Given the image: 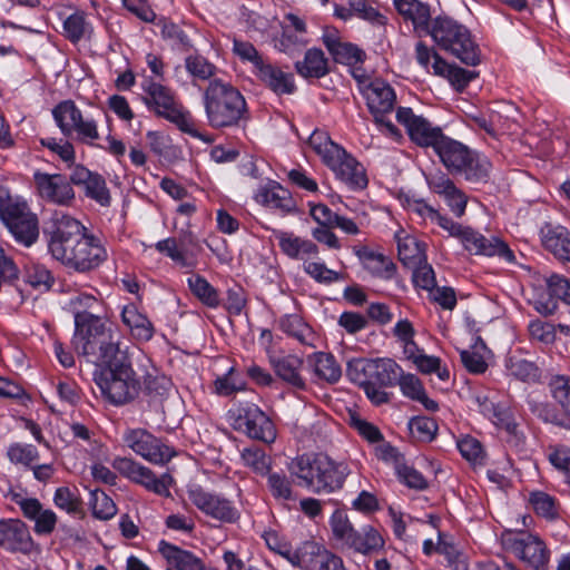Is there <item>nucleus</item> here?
Returning a JSON list of instances; mask_svg holds the SVG:
<instances>
[{"instance_id": "1", "label": "nucleus", "mask_w": 570, "mask_h": 570, "mask_svg": "<svg viewBox=\"0 0 570 570\" xmlns=\"http://www.w3.org/2000/svg\"><path fill=\"white\" fill-rule=\"evenodd\" d=\"M42 234L48 254L68 271L88 274L108 258L101 239L80 220L63 212L52 213Z\"/></svg>"}, {"instance_id": "2", "label": "nucleus", "mask_w": 570, "mask_h": 570, "mask_svg": "<svg viewBox=\"0 0 570 570\" xmlns=\"http://www.w3.org/2000/svg\"><path fill=\"white\" fill-rule=\"evenodd\" d=\"M128 350L121 335H115L91 350L78 353L99 366L94 373V380L102 396L116 406L131 402L140 390Z\"/></svg>"}, {"instance_id": "3", "label": "nucleus", "mask_w": 570, "mask_h": 570, "mask_svg": "<svg viewBox=\"0 0 570 570\" xmlns=\"http://www.w3.org/2000/svg\"><path fill=\"white\" fill-rule=\"evenodd\" d=\"M288 470L297 485L315 494H331L341 490L350 470L325 453H305L294 458Z\"/></svg>"}, {"instance_id": "4", "label": "nucleus", "mask_w": 570, "mask_h": 570, "mask_svg": "<svg viewBox=\"0 0 570 570\" xmlns=\"http://www.w3.org/2000/svg\"><path fill=\"white\" fill-rule=\"evenodd\" d=\"M412 210L425 220H430L446 230L450 236L461 240L464 248L474 255L498 256L512 263L515 259L513 252L509 246L498 237H485L471 227L462 226L451 218L441 215L435 208L423 200H416Z\"/></svg>"}, {"instance_id": "5", "label": "nucleus", "mask_w": 570, "mask_h": 570, "mask_svg": "<svg viewBox=\"0 0 570 570\" xmlns=\"http://www.w3.org/2000/svg\"><path fill=\"white\" fill-rule=\"evenodd\" d=\"M97 306H99L98 298L87 293H78L69 299V307L75 318L72 344L77 353L91 350L102 341L106 342L114 338L115 335H120L118 331L106 326L101 318L92 313Z\"/></svg>"}, {"instance_id": "6", "label": "nucleus", "mask_w": 570, "mask_h": 570, "mask_svg": "<svg viewBox=\"0 0 570 570\" xmlns=\"http://www.w3.org/2000/svg\"><path fill=\"white\" fill-rule=\"evenodd\" d=\"M204 105L208 122L214 128L235 126L247 112L243 95L220 79L209 81L204 92Z\"/></svg>"}, {"instance_id": "7", "label": "nucleus", "mask_w": 570, "mask_h": 570, "mask_svg": "<svg viewBox=\"0 0 570 570\" xmlns=\"http://www.w3.org/2000/svg\"><path fill=\"white\" fill-rule=\"evenodd\" d=\"M142 89L146 94L144 101L149 110L154 111L158 117L175 124L183 132L202 141L212 142V138L208 135L200 132L196 128L190 112L185 110L170 88L153 79H147L142 83Z\"/></svg>"}, {"instance_id": "8", "label": "nucleus", "mask_w": 570, "mask_h": 570, "mask_svg": "<svg viewBox=\"0 0 570 570\" xmlns=\"http://www.w3.org/2000/svg\"><path fill=\"white\" fill-rule=\"evenodd\" d=\"M0 220L14 240L26 247L33 245L39 237V220L28 203L0 185Z\"/></svg>"}, {"instance_id": "9", "label": "nucleus", "mask_w": 570, "mask_h": 570, "mask_svg": "<svg viewBox=\"0 0 570 570\" xmlns=\"http://www.w3.org/2000/svg\"><path fill=\"white\" fill-rule=\"evenodd\" d=\"M425 35H430L440 49L450 52L468 66L480 62L478 46L470 31L449 17H436Z\"/></svg>"}, {"instance_id": "10", "label": "nucleus", "mask_w": 570, "mask_h": 570, "mask_svg": "<svg viewBox=\"0 0 570 570\" xmlns=\"http://www.w3.org/2000/svg\"><path fill=\"white\" fill-rule=\"evenodd\" d=\"M501 542L532 570H548L550 551L538 535L523 531H504Z\"/></svg>"}, {"instance_id": "11", "label": "nucleus", "mask_w": 570, "mask_h": 570, "mask_svg": "<svg viewBox=\"0 0 570 570\" xmlns=\"http://www.w3.org/2000/svg\"><path fill=\"white\" fill-rule=\"evenodd\" d=\"M234 428L250 439L271 443L276 438L272 420L254 403L239 404L233 412Z\"/></svg>"}, {"instance_id": "12", "label": "nucleus", "mask_w": 570, "mask_h": 570, "mask_svg": "<svg viewBox=\"0 0 570 570\" xmlns=\"http://www.w3.org/2000/svg\"><path fill=\"white\" fill-rule=\"evenodd\" d=\"M189 501L206 515L225 523L236 522L240 514L234 503L200 485H193L187 491Z\"/></svg>"}, {"instance_id": "13", "label": "nucleus", "mask_w": 570, "mask_h": 570, "mask_svg": "<svg viewBox=\"0 0 570 570\" xmlns=\"http://www.w3.org/2000/svg\"><path fill=\"white\" fill-rule=\"evenodd\" d=\"M122 440L137 455L154 464H164L174 456L168 445L145 429H129Z\"/></svg>"}, {"instance_id": "14", "label": "nucleus", "mask_w": 570, "mask_h": 570, "mask_svg": "<svg viewBox=\"0 0 570 570\" xmlns=\"http://www.w3.org/2000/svg\"><path fill=\"white\" fill-rule=\"evenodd\" d=\"M396 119L407 131L410 139L420 147H432L434 150L445 137L442 129L422 116L413 114L411 108L400 107Z\"/></svg>"}, {"instance_id": "15", "label": "nucleus", "mask_w": 570, "mask_h": 570, "mask_svg": "<svg viewBox=\"0 0 570 570\" xmlns=\"http://www.w3.org/2000/svg\"><path fill=\"white\" fill-rule=\"evenodd\" d=\"M33 181L39 196L49 203L70 206L75 200V190L65 175L36 171Z\"/></svg>"}, {"instance_id": "16", "label": "nucleus", "mask_w": 570, "mask_h": 570, "mask_svg": "<svg viewBox=\"0 0 570 570\" xmlns=\"http://www.w3.org/2000/svg\"><path fill=\"white\" fill-rule=\"evenodd\" d=\"M360 90L374 120H381L382 115L393 111L396 96L386 81L380 78L360 81Z\"/></svg>"}, {"instance_id": "17", "label": "nucleus", "mask_w": 570, "mask_h": 570, "mask_svg": "<svg viewBox=\"0 0 570 570\" xmlns=\"http://www.w3.org/2000/svg\"><path fill=\"white\" fill-rule=\"evenodd\" d=\"M0 548L11 553H30L33 540L27 524L19 519H1Z\"/></svg>"}, {"instance_id": "18", "label": "nucleus", "mask_w": 570, "mask_h": 570, "mask_svg": "<svg viewBox=\"0 0 570 570\" xmlns=\"http://www.w3.org/2000/svg\"><path fill=\"white\" fill-rule=\"evenodd\" d=\"M322 40L337 63L353 66L362 62L365 57L363 50L350 42L343 41L338 30L334 27L324 28Z\"/></svg>"}, {"instance_id": "19", "label": "nucleus", "mask_w": 570, "mask_h": 570, "mask_svg": "<svg viewBox=\"0 0 570 570\" xmlns=\"http://www.w3.org/2000/svg\"><path fill=\"white\" fill-rule=\"evenodd\" d=\"M158 551L166 560V570H207L202 558L178 546L160 541Z\"/></svg>"}, {"instance_id": "20", "label": "nucleus", "mask_w": 570, "mask_h": 570, "mask_svg": "<svg viewBox=\"0 0 570 570\" xmlns=\"http://www.w3.org/2000/svg\"><path fill=\"white\" fill-rule=\"evenodd\" d=\"M258 65L254 70L256 77L276 95H291L295 91L296 87L292 73L265 61H258Z\"/></svg>"}, {"instance_id": "21", "label": "nucleus", "mask_w": 570, "mask_h": 570, "mask_svg": "<svg viewBox=\"0 0 570 570\" xmlns=\"http://www.w3.org/2000/svg\"><path fill=\"white\" fill-rule=\"evenodd\" d=\"M281 250L292 259L308 263L307 259L318 256V246L311 239L295 236L293 233L275 232Z\"/></svg>"}, {"instance_id": "22", "label": "nucleus", "mask_w": 570, "mask_h": 570, "mask_svg": "<svg viewBox=\"0 0 570 570\" xmlns=\"http://www.w3.org/2000/svg\"><path fill=\"white\" fill-rule=\"evenodd\" d=\"M353 252L372 276L385 281L394 277L396 265L384 254L376 253L366 246H356Z\"/></svg>"}, {"instance_id": "23", "label": "nucleus", "mask_w": 570, "mask_h": 570, "mask_svg": "<svg viewBox=\"0 0 570 570\" xmlns=\"http://www.w3.org/2000/svg\"><path fill=\"white\" fill-rule=\"evenodd\" d=\"M394 7L404 20L412 22L414 31L421 36L431 26V7L421 0H394Z\"/></svg>"}, {"instance_id": "24", "label": "nucleus", "mask_w": 570, "mask_h": 570, "mask_svg": "<svg viewBox=\"0 0 570 570\" xmlns=\"http://www.w3.org/2000/svg\"><path fill=\"white\" fill-rule=\"evenodd\" d=\"M255 200L265 207L291 213L295 209V200L291 193L276 181H268L258 188Z\"/></svg>"}, {"instance_id": "25", "label": "nucleus", "mask_w": 570, "mask_h": 570, "mask_svg": "<svg viewBox=\"0 0 570 570\" xmlns=\"http://www.w3.org/2000/svg\"><path fill=\"white\" fill-rule=\"evenodd\" d=\"M434 151L445 168L453 175H456V173L462 169L465 160H468L473 153V150L469 149L462 142L446 136L441 140Z\"/></svg>"}, {"instance_id": "26", "label": "nucleus", "mask_w": 570, "mask_h": 570, "mask_svg": "<svg viewBox=\"0 0 570 570\" xmlns=\"http://www.w3.org/2000/svg\"><path fill=\"white\" fill-rule=\"evenodd\" d=\"M276 375L292 389L305 391L307 385L302 376L304 361L295 355H286L272 361Z\"/></svg>"}, {"instance_id": "27", "label": "nucleus", "mask_w": 570, "mask_h": 570, "mask_svg": "<svg viewBox=\"0 0 570 570\" xmlns=\"http://www.w3.org/2000/svg\"><path fill=\"white\" fill-rule=\"evenodd\" d=\"M333 171L336 178L352 190L364 189L368 184L365 168L350 154L340 161Z\"/></svg>"}, {"instance_id": "28", "label": "nucleus", "mask_w": 570, "mask_h": 570, "mask_svg": "<svg viewBox=\"0 0 570 570\" xmlns=\"http://www.w3.org/2000/svg\"><path fill=\"white\" fill-rule=\"evenodd\" d=\"M431 68L434 75L446 78L458 91H463L478 77L475 71L448 63L439 53H434Z\"/></svg>"}, {"instance_id": "29", "label": "nucleus", "mask_w": 570, "mask_h": 570, "mask_svg": "<svg viewBox=\"0 0 570 570\" xmlns=\"http://www.w3.org/2000/svg\"><path fill=\"white\" fill-rule=\"evenodd\" d=\"M306 556L304 570H347L341 557L315 541Z\"/></svg>"}, {"instance_id": "30", "label": "nucleus", "mask_w": 570, "mask_h": 570, "mask_svg": "<svg viewBox=\"0 0 570 570\" xmlns=\"http://www.w3.org/2000/svg\"><path fill=\"white\" fill-rule=\"evenodd\" d=\"M385 541L382 534L373 525L366 524L356 530L348 544V549L362 554H373L383 549Z\"/></svg>"}, {"instance_id": "31", "label": "nucleus", "mask_w": 570, "mask_h": 570, "mask_svg": "<svg viewBox=\"0 0 570 570\" xmlns=\"http://www.w3.org/2000/svg\"><path fill=\"white\" fill-rule=\"evenodd\" d=\"M297 73L304 78L320 79L328 73V61L318 48H311L305 52L304 59L295 63Z\"/></svg>"}, {"instance_id": "32", "label": "nucleus", "mask_w": 570, "mask_h": 570, "mask_svg": "<svg viewBox=\"0 0 570 570\" xmlns=\"http://www.w3.org/2000/svg\"><path fill=\"white\" fill-rule=\"evenodd\" d=\"M505 368L511 376L523 382L535 381L540 376L537 364L528 360L521 350L508 354Z\"/></svg>"}, {"instance_id": "33", "label": "nucleus", "mask_w": 570, "mask_h": 570, "mask_svg": "<svg viewBox=\"0 0 570 570\" xmlns=\"http://www.w3.org/2000/svg\"><path fill=\"white\" fill-rule=\"evenodd\" d=\"M308 363L313 367L314 375L321 381L334 384L341 379V366L330 353H314L308 357Z\"/></svg>"}, {"instance_id": "34", "label": "nucleus", "mask_w": 570, "mask_h": 570, "mask_svg": "<svg viewBox=\"0 0 570 570\" xmlns=\"http://www.w3.org/2000/svg\"><path fill=\"white\" fill-rule=\"evenodd\" d=\"M542 243L558 259L570 262V232L561 226L548 227Z\"/></svg>"}, {"instance_id": "35", "label": "nucleus", "mask_w": 570, "mask_h": 570, "mask_svg": "<svg viewBox=\"0 0 570 570\" xmlns=\"http://www.w3.org/2000/svg\"><path fill=\"white\" fill-rule=\"evenodd\" d=\"M402 374V367L392 358L371 360V382L379 386H393Z\"/></svg>"}, {"instance_id": "36", "label": "nucleus", "mask_w": 570, "mask_h": 570, "mask_svg": "<svg viewBox=\"0 0 570 570\" xmlns=\"http://www.w3.org/2000/svg\"><path fill=\"white\" fill-rule=\"evenodd\" d=\"M491 168L492 165L485 156L473 151L456 175H461L469 183L481 184L489 180Z\"/></svg>"}, {"instance_id": "37", "label": "nucleus", "mask_w": 570, "mask_h": 570, "mask_svg": "<svg viewBox=\"0 0 570 570\" xmlns=\"http://www.w3.org/2000/svg\"><path fill=\"white\" fill-rule=\"evenodd\" d=\"M187 285L191 294L206 307L217 308L220 303L218 289H216L204 276L193 274L187 278Z\"/></svg>"}, {"instance_id": "38", "label": "nucleus", "mask_w": 570, "mask_h": 570, "mask_svg": "<svg viewBox=\"0 0 570 570\" xmlns=\"http://www.w3.org/2000/svg\"><path fill=\"white\" fill-rule=\"evenodd\" d=\"M397 237V252L400 261L406 266H413L423 263L426 259L425 244L415 236L405 235Z\"/></svg>"}, {"instance_id": "39", "label": "nucleus", "mask_w": 570, "mask_h": 570, "mask_svg": "<svg viewBox=\"0 0 570 570\" xmlns=\"http://www.w3.org/2000/svg\"><path fill=\"white\" fill-rule=\"evenodd\" d=\"M121 320L137 337L145 341L153 337L154 327L151 322L134 304L126 305L122 308Z\"/></svg>"}, {"instance_id": "40", "label": "nucleus", "mask_w": 570, "mask_h": 570, "mask_svg": "<svg viewBox=\"0 0 570 570\" xmlns=\"http://www.w3.org/2000/svg\"><path fill=\"white\" fill-rule=\"evenodd\" d=\"M80 109L73 100H63L52 109V117L56 125L65 137L71 136V128L76 125V120H80Z\"/></svg>"}, {"instance_id": "41", "label": "nucleus", "mask_w": 570, "mask_h": 570, "mask_svg": "<svg viewBox=\"0 0 570 570\" xmlns=\"http://www.w3.org/2000/svg\"><path fill=\"white\" fill-rule=\"evenodd\" d=\"M92 27L87 21L83 12H73L63 21V36L72 43H78L82 39H90Z\"/></svg>"}, {"instance_id": "42", "label": "nucleus", "mask_w": 570, "mask_h": 570, "mask_svg": "<svg viewBox=\"0 0 570 570\" xmlns=\"http://www.w3.org/2000/svg\"><path fill=\"white\" fill-rule=\"evenodd\" d=\"M266 543L269 549L274 550L283 558H285L291 564L304 570L305 559L307 558V553L312 550L314 541H304L296 549H292V547L287 542L277 543V546H272L269 539H266Z\"/></svg>"}, {"instance_id": "43", "label": "nucleus", "mask_w": 570, "mask_h": 570, "mask_svg": "<svg viewBox=\"0 0 570 570\" xmlns=\"http://www.w3.org/2000/svg\"><path fill=\"white\" fill-rule=\"evenodd\" d=\"M266 543L269 549L274 550L283 558H285L291 564L304 570L305 559L307 558V553L312 550L314 541H304L296 549H292V547L287 542L277 543V546H272L269 539H266Z\"/></svg>"}, {"instance_id": "44", "label": "nucleus", "mask_w": 570, "mask_h": 570, "mask_svg": "<svg viewBox=\"0 0 570 570\" xmlns=\"http://www.w3.org/2000/svg\"><path fill=\"white\" fill-rule=\"evenodd\" d=\"M244 464L254 473L265 476L271 471L272 459L264 449L253 445L245 448L240 452Z\"/></svg>"}, {"instance_id": "45", "label": "nucleus", "mask_w": 570, "mask_h": 570, "mask_svg": "<svg viewBox=\"0 0 570 570\" xmlns=\"http://www.w3.org/2000/svg\"><path fill=\"white\" fill-rule=\"evenodd\" d=\"M330 527L333 538L347 548L356 533V530L348 520L347 514L342 510H335L331 515Z\"/></svg>"}, {"instance_id": "46", "label": "nucleus", "mask_w": 570, "mask_h": 570, "mask_svg": "<svg viewBox=\"0 0 570 570\" xmlns=\"http://www.w3.org/2000/svg\"><path fill=\"white\" fill-rule=\"evenodd\" d=\"M39 456L37 448L32 444L16 442L11 443L7 449L8 460L12 464L21 465L27 469L33 466V463L39 460Z\"/></svg>"}, {"instance_id": "47", "label": "nucleus", "mask_w": 570, "mask_h": 570, "mask_svg": "<svg viewBox=\"0 0 570 570\" xmlns=\"http://www.w3.org/2000/svg\"><path fill=\"white\" fill-rule=\"evenodd\" d=\"M53 502L57 508L66 511L68 514L81 517L85 514L82 500L78 495L77 491H72L68 487H60L56 489Z\"/></svg>"}, {"instance_id": "48", "label": "nucleus", "mask_w": 570, "mask_h": 570, "mask_svg": "<svg viewBox=\"0 0 570 570\" xmlns=\"http://www.w3.org/2000/svg\"><path fill=\"white\" fill-rule=\"evenodd\" d=\"M185 68L195 80H210L217 72V67L198 53L185 58Z\"/></svg>"}, {"instance_id": "49", "label": "nucleus", "mask_w": 570, "mask_h": 570, "mask_svg": "<svg viewBox=\"0 0 570 570\" xmlns=\"http://www.w3.org/2000/svg\"><path fill=\"white\" fill-rule=\"evenodd\" d=\"M267 488L276 500L289 501L294 499L292 480L283 472H268Z\"/></svg>"}, {"instance_id": "50", "label": "nucleus", "mask_w": 570, "mask_h": 570, "mask_svg": "<svg viewBox=\"0 0 570 570\" xmlns=\"http://www.w3.org/2000/svg\"><path fill=\"white\" fill-rule=\"evenodd\" d=\"M489 420H491L497 428L504 430L517 443L523 438L509 407L499 403Z\"/></svg>"}, {"instance_id": "51", "label": "nucleus", "mask_w": 570, "mask_h": 570, "mask_svg": "<svg viewBox=\"0 0 570 570\" xmlns=\"http://www.w3.org/2000/svg\"><path fill=\"white\" fill-rule=\"evenodd\" d=\"M553 400L561 406L564 415L570 419V376L556 375L549 382Z\"/></svg>"}, {"instance_id": "52", "label": "nucleus", "mask_w": 570, "mask_h": 570, "mask_svg": "<svg viewBox=\"0 0 570 570\" xmlns=\"http://www.w3.org/2000/svg\"><path fill=\"white\" fill-rule=\"evenodd\" d=\"M278 325L287 335L293 336L303 344H307V338L312 333L301 316L296 314L284 315L279 318Z\"/></svg>"}, {"instance_id": "53", "label": "nucleus", "mask_w": 570, "mask_h": 570, "mask_svg": "<svg viewBox=\"0 0 570 570\" xmlns=\"http://www.w3.org/2000/svg\"><path fill=\"white\" fill-rule=\"evenodd\" d=\"M245 389V381L236 374L234 367H230L226 374L216 377L214 381V391L220 396H229L238 391H244Z\"/></svg>"}, {"instance_id": "54", "label": "nucleus", "mask_w": 570, "mask_h": 570, "mask_svg": "<svg viewBox=\"0 0 570 570\" xmlns=\"http://www.w3.org/2000/svg\"><path fill=\"white\" fill-rule=\"evenodd\" d=\"M529 503L540 517L552 520L558 515L556 499L543 491L531 492Z\"/></svg>"}, {"instance_id": "55", "label": "nucleus", "mask_w": 570, "mask_h": 570, "mask_svg": "<svg viewBox=\"0 0 570 570\" xmlns=\"http://www.w3.org/2000/svg\"><path fill=\"white\" fill-rule=\"evenodd\" d=\"M142 476L138 478V484L145 487L148 491H151L158 495L169 497V485L171 483V476L167 473L157 478L149 468H145Z\"/></svg>"}, {"instance_id": "56", "label": "nucleus", "mask_w": 570, "mask_h": 570, "mask_svg": "<svg viewBox=\"0 0 570 570\" xmlns=\"http://www.w3.org/2000/svg\"><path fill=\"white\" fill-rule=\"evenodd\" d=\"M142 476L138 478V484L145 487L148 491H151L158 495L169 497V485L171 483V476L167 473L157 478L149 468H145Z\"/></svg>"}, {"instance_id": "57", "label": "nucleus", "mask_w": 570, "mask_h": 570, "mask_svg": "<svg viewBox=\"0 0 570 570\" xmlns=\"http://www.w3.org/2000/svg\"><path fill=\"white\" fill-rule=\"evenodd\" d=\"M409 429L413 438L421 442H431L438 432L436 422L428 416H415L409 422Z\"/></svg>"}, {"instance_id": "58", "label": "nucleus", "mask_w": 570, "mask_h": 570, "mask_svg": "<svg viewBox=\"0 0 570 570\" xmlns=\"http://www.w3.org/2000/svg\"><path fill=\"white\" fill-rule=\"evenodd\" d=\"M90 505L92 515L99 520H109L117 513L116 504L105 492H91Z\"/></svg>"}, {"instance_id": "59", "label": "nucleus", "mask_w": 570, "mask_h": 570, "mask_svg": "<svg viewBox=\"0 0 570 570\" xmlns=\"http://www.w3.org/2000/svg\"><path fill=\"white\" fill-rule=\"evenodd\" d=\"M303 268L308 276L321 284H332L342 279V274L327 268L326 265L321 262L304 263Z\"/></svg>"}, {"instance_id": "60", "label": "nucleus", "mask_w": 570, "mask_h": 570, "mask_svg": "<svg viewBox=\"0 0 570 570\" xmlns=\"http://www.w3.org/2000/svg\"><path fill=\"white\" fill-rule=\"evenodd\" d=\"M371 360L353 358L347 363L346 375L355 384L363 387L371 382Z\"/></svg>"}, {"instance_id": "61", "label": "nucleus", "mask_w": 570, "mask_h": 570, "mask_svg": "<svg viewBox=\"0 0 570 570\" xmlns=\"http://www.w3.org/2000/svg\"><path fill=\"white\" fill-rule=\"evenodd\" d=\"M76 134L77 139L81 142L94 145V141L99 139V131L97 121L94 119L83 118L80 111V120H76V125L71 128V136Z\"/></svg>"}, {"instance_id": "62", "label": "nucleus", "mask_w": 570, "mask_h": 570, "mask_svg": "<svg viewBox=\"0 0 570 570\" xmlns=\"http://www.w3.org/2000/svg\"><path fill=\"white\" fill-rule=\"evenodd\" d=\"M549 295L553 299H560L570 305V281L559 274H551L546 278Z\"/></svg>"}, {"instance_id": "63", "label": "nucleus", "mask_w": 570, "mask_h": 570, "mask_svg": "<svg viewBox=\"0 0 570 570\" xmlns=\"http://www.w3.org/2000/svg\"><path fill=\"white\" fill-rule=\"evenodd\" d=\"M27 282L36 289L49 291L55 283V278L46 266L35 264L27 272Z\"/></svg>"}, {"instance_id": "64", "label": "nucleus", "mask_w": 570, "mask_h": 570, "mask_svg": "<svg viewBox=\"0 0 570 570\" xmlns=\"http://www.w3.org/2000/svg\"><path fill=\"white\" fill-rule=\"evenodd\" d=\"M88 197L99 203L101 206H109L111 197L107 188L106 180L99 174H95L85 186Z\"/></svg>"}]
</instances>
